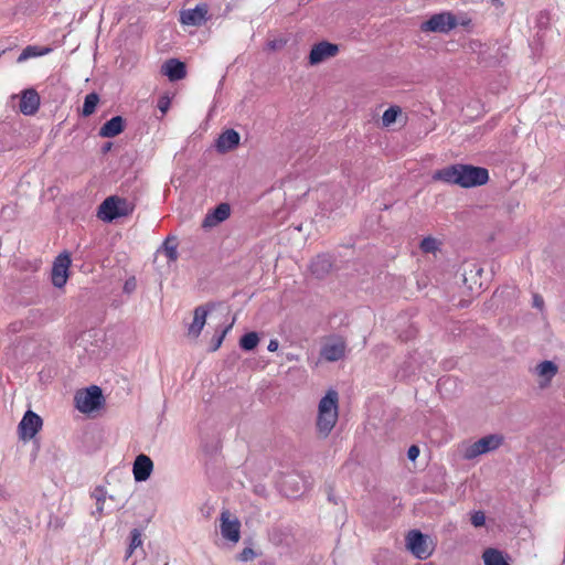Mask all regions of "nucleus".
Listing matches in <instances>:
<instances>
[{
	"instance_id": "f257e3e1",
	"label": "nucleus",
	"mask_w": 565,
	"mask_h": 565,
	"mask_svg": "<svg viewBox=\"0 0 565 565\" xmlns=\"http://www.w3.org/2000/svg\"><path fill=\"white\" fill-rule=\"evenodd\" d=\"M434 179L468 189L486 184L489 172L482 167L457 163L436 171Z\"/></svg>"
},
{
	"instance_id": "f03ea898",
	"label": "nucleus",
	"mask_w": 565,
	"mask_h": 565,
	"mask_svg": "<svg viewBox=\"0 0 565 565\" xmlns=\"http://www.w3.org/2000/svg\"><path fill=\"white\" fill-rule=\"evenodd\" d=\"M338 393L333 390L320 399L318 406L317 430L319 437L327 438L338 422Z\"/></svg>"
},
{
	"instance_id": "7ed1b4c3",
	"label": "nucleus",
	"mask_w": 565,
	"mask_h": 565,
	"mask_svg": "<svg viewBox=\"0 0 565 565\" xmlns=\"http://www.w3.org/2000/svg\"><path fill=\"white\" fill-rule=\"evenodd\" d=\"M135 204L125 198L111 195L106 198L98 207V217L105 222L128 216L132 213Z\"/></svg>"
},
{
	"instance_id": "20e7f679",
	"label": "nucleus",
	"mask_w": 565,
	"mask_h": 565,
	"mask_svg": "<svg viewBox=\"0 0 565 565\" xmlns=\"http://www.w3.org/2000/svg\"><path fill=\"white\" fill-rule=\"evenodd\" d=\"M74 401L76 408L81 413L88 414L95 412L104 404L103 391L99 386L92 385L76 392Z\"/></svg>"
},
{
	"instance_id": "39448f33",
	"label": "nucleus",
	"mask_w": 565,
	"mask_h": 565,
	"mask_svg": "<svg viewBox=\"0 0 565 565\" xmlns=\"http://www.w3.org/2000/svg\"><path fill=\"white\" fill-rule=\"evenodd\" d=\"M458 20L451 12H440L433 14L427 21L423 22L420 30L423 32L448 33L458 25Z\"/></svg>"
},
{
	"instance_id": "423d86ee",
	"label": "nucleus",
	"mask_w": 565,
	"mask_h": 565,
	"mask_svg": "<svg viewBox=\"0 0 565 565\" xmlns=\"http://www.w3.org/2000/svg\"><path fill=\"white\" fill-rule=\"evenodd\" d=\"M407 548L419 559L428 558L433 553V547L428 536L418 530H412L406 536Z\"/></svg>"
},
{
	"instance_id": "0eeeda50",
	"label": "nucleus",
	"mask_w": 565,
	"mask_h": 565,
	"mask_svg": "<svg viewBox=\"0 0 565 565\" xmlns=\"http://www.w3.org/2000/svg\"><path fill=\"white\" fill-rule=\"evenodd\" d=\"M503 443V437L500 435H488L470 445L463 457L466 459H473L482 454L498 449Z\"/></svg>"
},
{
	"instance_id": "6e6552de",
	"label": "nucleus",
	"mask_w": 565,
	"mask_h": 565,
	"mask_svg": "<svg viewBox=\"0 0 565 565\" xmlns=\"http://www.w3.org/2000/svg\"><path fill=\"white\" fill-rule=\"evenodd\" d=\"M71 263V255L67 252L61 253L55 258L51 273V279L54 287L62 288L65 286L68 278V268Z\"/></svg>"
},
{
	"instance_id": "1a4fd4ad",
	"label": "nucleus",
	"mask_w": 565,
	"mask_h": 565,
	"mask_svg": "<svg viewBox=\"0 0 565 565\" xmlns=\"http://www.w3.org/2000/svg\"><path fill=\"white\" fill-rule=\"evenodd\" d=\"M214 307L215 306L213 302H207L205 305L198 306L194 309L193 320L188 326V331H186L188 338L196 340L200 337V334L206 323V317H207L209 312L212 309H214Z\"/></svg>"
},
{
	"instance_id": "9d476101",
	"label": "nucleus",
	"mask_w": 565,
	"mask_h": 565,
	"mask_svg": "<svg viewBox=\"0 0 565 565\" xmlns=\"http://www.w3.org/2000/svg\"><path fill=\"white\" fill-rule=\"evenodd\" d=\"M338 53V44L321 41L311 47L309 53V64L318 65L328 58L334 57Z\"/></svg>"
},
{
	"instance_id": "9b49d317",
	"label": "nucleus",
	"mask_w": 565,
	"mask_h": 565,
	"mask_svg": "<svg viewBox=\"0 0 565 565\" xmlns=\"http://www.w3.org/2000/svg\"><path fill=\"white\" fill-rule=\"evenodd\" d=\"M42 418L32 411H28L19 424L20 437L32 439L42 427Z\"/></svg>"
},
{
	"instance_id": "f8f14e48",
	"label": "nucleus",
	"mask_w": 565,
	"mask_h": 565,
	"mask_svg": "<svg viewBox=\"0 0 565 565\" xmlns=\"http://www.w3.org/2000/svg\"><path fill=\"white\" fill-rule=\"evenodd\" d=\"M347 343L342 338H337L326 342L321 350L320 355L328 362H337L344 358Z\"/></svg>"
},
{
	"instance_id": "ddd939ff",
	"label": "nucleus",
	"mask_w": 565,
	"mask_h": 565,
	"mask_svg": "<svg viewBox=\"0 0 565 565\" xmlns=\"http://www.w3.org/2000/svg\"><path fill=\"white\" fill-rule=\"evenodd\" d=\"M241 523L234 518L231 520V513L225 510L221 514V534L222 536L231 542L237 543L241 537Z\"/></svg>"
},
{
	"instance_id": "4468645a",
	"label": "nucleus",
	"mask_w": 565,
	"mask_h": 565,
	"mask_svg": "<svg viewBox=\"0 0 565 565\" xmlns=\"http://www.w3.org/2000/svg\"><path fill=\"white\" fill-rule=\"evenodd\" d=\"M334 259L329 254H319L310 264L311 274L318 279L327 277L333 269Z\"/></svg>"
},
{
	"instance_id": "2eb2a0df",
	"label": "nucleus",
	"mask_w": 565,
	"mask_h": 565,
	"mask_svg": "<svg viewBox=\"0 0 565 565\" xmlns=\"http://www.w3.org/2000/svg\"><path fill=\"white\" fill-rule=\"evenodd\" d=\"M207 12V4H198L194 9H189L181 12V22L186 25L200 26L206 21Z\"/></svg>"
},
{
	"instance_id": "dca6fc26",
	"label": "nucleus",
	"mask_w": 565,
	"mask_h": 565,
	"mask_svg": "<svg viewBox=\"0 0 565 565\" xmlns=\"http://www.w3.org/2000/svg\"><path fill=\"white\" fill-rule=\"evenodd\" d=\"M231 215L228 203H220L213 211L209 212L202 221L203 228H211L222 223Z\"/></svg>"
},
{
	"instance_id": "f3484780",
	"label": "nucleus",
	"mask_w": 565,
	"mask_h": 565,
	"mask_svg": "<svg viewBox=\"0 0 565 565\" xmlns=\"http://www.w3.org/2000/svg\"><path fill=\"white\" fill-rule=\"evenodd\" d=\"M153 469V462L147 455L140 454L136 457L132 473L134 478L138 482H142L149 479Z\"/></svg>"
},
{
	"instance_id": "a211bd4d",
	"label": "nucleus",
	"mask_w": 565,
	"mask_h": 565,
	"mask_svg": "<svg viewBox=\"0 0 565 565\" xmlns=\"http://www.w3.org/2000/svg\"><path fill=\"white\" fill-rule=\"evenodd\" d=\"M161 73L171 82H177L186 76V66L178 58H169L162 64Z\"/></svg>"
},
{
	"instance_id": "6ab92c4d",
	"label": "nucleus",
	"mask_w": 565,
	"mask_h": 565,
	"mask_svg": "<svg viewBox=\"0 0 565 565\" xmlns=\"http://www.w3.org/2000/svg\"><path fill=\"white\" fill-rule=\"evenodd\" d=\"M241 136L234 129H226L216 140V150L220 153H226L234 150L239 145Z\"/></svg>"
},
{
	"instance_id": "aec40b11",
	"label": "nucleus",
	"mask_w": 565,
	"mask_h": 565,
	"mask_svg": "<svg viewBox=\"0 0 565 565\" xmlns=\"http://www.w3.org/2000/svg\"><path fill=\"white\" fill-rule=\"evenodd\" d=\"M40 107V96L35 89L29 88L22 92L20 111L24 115H34Z\"/></svg>"
},
{
	"instance_id": "412c9836",
	"label": "nucleus",
	"mask_w": 565,
	"mask_h": 565,
	"mask_svg": "<svg viewBox=\"0 0 565 565\" xmlns=\"http://www.w3.org/2000/svg\"><path fill=\"white\" fill-rule=\"evenodd\" d=\"M125 129V119L121 116H115L107 120L99 129V136L104 138H114Z\"/></svg>"
},
{
	"instance_id": "4be33fe9",
	"label": "nucleus",
	"mask_w": 565,
	"mask_h": 565,
	"mask_svg": "<svg viewBox=\"0 0 565 565\" xmlns=\"http://www.w3.org/2000/svg\"><path fill=\"white\" fill-rule=\"evenodd\" d=\"M483 271V268L477 264H467L463 267L462 278L463 284L469 288L473 289L475 286L479 288L482 286V282L479 281V278Z\"/></svg>"
},
{
	"instance_id": "5701e85b",
	"label": "nucleus",
	"mask_w": 565,
	"mask_h": 565,
	"mask_svg": "<svg viewBox=\"0 0 565 565\" xmlns=\"http://www.w3.org/2000/svg\"><path fill=\"white\" fill-rule=\"evenodd\" d=\"M557 365L552 361H543L536 366V373L545 379V383H541V387L546 386L551 380L557 374Z\"/></svg>"
},
{
	"instance_id": "b1692460",
	"label": "nucleus",
	"mask_w": 565,
	"mask_h": 565,
	"mask_svg": "<svg viewBox=\"0 0 565 565\" xmlns=\"http://www.w3.org/2000/svg\"><path fill=\"white\" fill-rule=\"evenodd\" d=\"M484 565H509L502 553L495 548H488L483 552Z\"/></svg>"
},
{
	"instance_id": "393cba45",
	"label": "nucleus",
	"mask_w": 565,
	"mask_h": 565,
	"mask_svg": "<svg viewBox=\"0 0 565 565\" xmlns=\"http://www.w3.org/2000/svg\"><path fill=\"white\" fill-rule=\"evenodd\" d=\"M259 343V337L258 333L255 331H250L245 333L239 339V347L244 351H252L254 350Z\"/></svg>"
},
{
	"instance_id": "a878e982",
	"label": "nucleus",
	"mask_w": 565,
	"mask_h": 565,
	"mask_svg": "<svg viewBox=\"0 0 565 565\" xmlns=\"http://www.w3.org/2000/svg\"><path fill=\"white\" fill-rule=\"evenodd\" d=\"M99 102V96L96 93H89L85 96L84 105L82 108V115L84 117H88L93 115L96 110V106Z\"/></svg>"
},
{
	"instance_id": "bb28decb",
	"label": "nucleus",
	"mask_w": 565,
	"mask_h": 565,
	"mask_svg": "<svg viewBox=\"0 0 565 565\" xmlns=\"http://www.w3.org/2000/svg\"><path fill=\"white\" fill-rule=\"evenodd\" d=\"M50 51H51V49H49V47L40 50L38 46L28 45L25 49H23V51L19 55L17 62L22 63L31 57L44 55V54L49 53Z\"/></svg>"
},
{
	"instance_id": "cd10ccee",
	"label": "nucleus",
	"mask_w": 565,
	"mask_h": 565,
	"mask_svg": "<svg viewBox=\"0 0 565 565\" xmlns=\"http://www.w3.org/2000/svg\"><path fill=\"white\" fill-rule=\"evenodd\" d=\"M92 497L96 499V511L93 515L102 516L104 514V507L106 500V490L104 487H96L92 493Z\"/></svg>"
},
{
	"instance_id": "c85d7f7f",
	"label": "nucleus",
	"mask_w": 565,
	"mask_h": 565,
	"mask_svg": "<svg viewBox=\"0 0 565 565\" xmlns=\"http://www.w3.org/2000/svg\"><path fill=\"white\" fill-rule=\"evenodd\" d=\"M402 113L401 107L391 106L387 108L382 116V124L384 127H388L394 124L397 119V116Z\"/></svg>"
},
{
	"instance_id": "c756f323",
	"label": "nucleus",
	"mask_w": 565,
	"mask_h": 565,
	"mask_svg": "<svg viewBox=\"0 0 565 565\" xmlns=\"http://www.w3.org/2000/svg\"><path fill=\"white\" fill-rule=\"evenodd\" d=\"M233 324H234V320L232 321V323L226 326L220 333H216L212 338L211 347H210V351L211 352H215L216 350H218V348L222 345V343L224 341V338L226 337L227 332L232 329Z\"/></svg>"
},
{
	"instance_id": "7c9ffc66",
	"label": "nucleus",
	"mask_w": 565,
	"mask_h": 565,
	"mask_svg": "<svg viewBox=\"0 0 565 565\" xmlns=\"http://www.w3.org/2000/svg\"><path fill=\"white\" fill-rule=\"evenodd\" d=\"M130 536H131V540H130V544H129V548H128V552H127V557L131 556L132 552L141 546L142 544V541H141V533L138 529H134L131 532H130Z\"/></svg>"
},
{
	"instance_id": "2f4dec72",
	"label": "nucleus",
	"mask_w": 565,
	"mask_h": 565,
	"mask_svg": "<svg viewBox=\"0 0 565 565\" xmlns=\"http://www.w3.org/2000/svg\"><path fill=\"white\" fill-rule=\"evenodd\" d=\"M163 247H164L167 257L170 260H175L178 258L177 245L172 244L170 238H167L164 241Z\"/></svg>"
},
{
	"instance_id": "473e14b6",
	"label": "nucleus",
	"mask_w": 565,
	"mask_h": 565,
	"mask_svg": "<svg viewBox=\"0 0 565 565\" xmlns=\"http://www.w3.org/2000/svg\"><path fill=\"white\" fill-rule=\"evenodd\" d=\"M471 524L476 527H480V526H483L484 523H486V515L482 511H476L472 515H471Z\"/></svg>"
},
{
	"instance_id": "72a5a7b5",
	"label": "nucleus",
	"mask_w": 565,
	"mask_h": 565,
	"mask_svg": "<svg viewBox=\"0 0 565 565\" xmlns=\"http://www.w3.org/2000/svg\"><path fill=\"white\" fill-rule=\"evenodd\" d=\"M436 244L437 243L435 238L426 237L422 241L420 248L426 253H430L436 249Z\"/></svg>"
},
{
	"instance_id": "f704fd0d",
	"label": "nucleus",
	"mask_w": 565,
	"mask_h": 565,
	"mask_svg": "<svg viewBox=\"0 0 565 565\" xmlns=\"http://www.w3.org/2000/svg\"><path fill=\"white\" fill-rule=\"evenodd\" d=\"M255 552L250 547H245L238 555V559L242 562L250 561L255 557Z\"/></svg>"
},
{
	"instance_id": "c9c22d12",
	"label": "nucleus",
	"mask_w": 565,
	"mask_h": 565,
	"mask_svg": "<svg viewBox=\"0 0 565 565\" xmlns=\"http://www.w3.org/2000/svg\"><path fill=\"white\" fill-rule=\"evenodd\" d=\"M419 456V448L415 445L411 446L407 451V457L409 460L414 461Z\"/></svg>"
},
{
	"instance_id": "e433bc0d",
	"label": "nucleus",
	"mask_w": 565,
	"mask_h": 565,
	"mask_svg": "<svg viewBox=\"0 0 565 565\" xmlns=\"http://www.w3.org/2000/svg\"><path fill=\"white\" fill-rule=\"evenodd\" d=\"M170 106V100L167 97H162L158 103V108L164 114Z\"/></svg>"
},
{
	"instance_id": "4c0bfd02",
	"label": "nucleus",
	"mask_w": 565,
	"mask_h": 565,
	"mask_svg": "<svg viewBox=\"0 0 565 565\" xmlns=\"http://www.w3.org/2000/svg\"><path fill=\"white\" fill-rule=\"evenodd\" d=\"M533 307H535V308H537V309H543V307H544V300H543V298H542L540 295H537V294H535V295L533 296Z\"/></svg>"
},
{
	"instance_id": "58836bf2",
	"label": "nucleus",
	"mask_w": 565,
	"mask_h": 565,
	"mask_svg": "<svg viewBox=\"0 0 565 565\" xmlns=\"http://www.w3.org/2000/svg\"><path fill=\"white\" fill-rule=\"evenodd\" d=\"M278 347H279L278 341L276 339H271L268 343L267 350L269 352H275V351H277Z\"/></svg>"
},
{
	"instance_id": "ea45409f",
	"label": "nucleus",
	"mask_w": 565,
	"mask_h": 565,
	"mask_svg": "<svg viewBox=\"0 0 565 565\" xmlns=\"http://www.w3.org/2000/svg\"><path fill=\"white\" fill-rule=\"evenodd\" d=\"M284 45L282 41H270L268 46L270 50H276L277 47H281Z\"/></svg>"
},
{
	"instance_id": "a19ab883",
	"label": "nucleus",
	"mask_w": 565,
	"mask_h": 565,
	"mask_svg": "<svg viewBox=\"0 0 565 565\" xmlns=\"http://www.w3.org/2000/svg\"><path fill=\"white\" fill-rule=\"evenodd\" d=\"M295 481H296V478H295V477H292V476H289V477L285 480V482H284V483H285V484H286V483H292V482H295Z\"/></svg>"
},
{
	"instance_id": "79ce46f5",
	"label": "nucleus",
	"mask_w": 565,
	"mask_h": 565,
	"mask_svg": "<svg viewBox=\"0 0 565 565\" xmlns=\"http://www.w3.org/2000/svg\"><path fill=\"white\" fill-rule=\"evenodd\" d=\"M111 147V143H107L105 147H104V151H108Z\"/></svg>"
},
{
	"instance_id": "37998d69",
	"label": "nucleus",
	"mask_w": 565,
	"mask_h": 565,
	"mask_svg": "<svg viewBox=\"0 0 565 565\" xmlns=\"http://www.w3.org/2000/svg\"><path fill=\"white\" fill-rule=\"evenodd\" d=\"M129 288H131V285H129V282L127 281L126 285H125V289L129 290Z\"/></svg>"
},
{
	"instance_id": "c03bdc74",
	"label": "nucleus",
	"mask_w": 565,
	"mask_h": 565,
	"mask_svg": "<svg viewBox=\"0 0 565 565\" xmlns=\"http://www.w3.org/2000/svg\"><path fill=\"white\" fill-rule=\"evenodd\" d=\"M129 288H131V285H129V282L127 281L126 285H125V289L129 290Z\"/></svg>"
},
{
	"instance_id": "a18cd8bd",
	"label": "nucleus",
	"mask_w": 565,
	"mask_h": 565,
	"mask_svg": "<svg viewBox=\"0 0 565 565\" xmlns=\"http://www.w3.org/2000/svg\"><path fill=\"white\" fill-rule=\"evenodd\" d=\"M468 23H469V21H462L461 25H467Z\"/></svg>"
},
{
	"instance_id": "49530a36",
	"label": "nucleus",
	"mask_w": 565,
	"mask_h": 565,
	"mask_svg": "<svg viewBox=\"0 0 565 565\" xmlns=\"http://www.w3.org/2000/svg\"><path fill=\"white\" fill-rule=\"evenodd\" d=\"M164 565H168V563H166Z\"/></svg>"
}]
</instances>
